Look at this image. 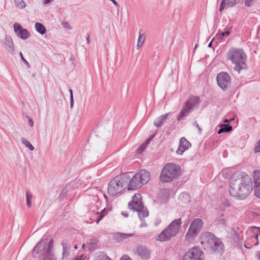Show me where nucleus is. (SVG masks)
I'll return each instance as SVG.
<instances>
[{
    "instance_id": "63",
    "label": "nucleus",
    "mask_w": 260,
    "mask_h": 260,
    "mask_svg": "<svg viewBox=\"0 0 260 260\" xmlns=\"http://www.w3.org/2000/svg\"><path fill=\"white\" fill-rule=\"evenodd\" d=\"M260 31V25L258 26V28H257V34L258 33V32Z\"/></svg>"
},
{
    "instance_id": "17",
    "label": "nucleus",
    "mask_w": 260,
    "mask_h": 260,
    "mask_svg": "<svg viewBox=\"0 0 260 260\" xmlns=\"http://www.w3.org/2000/svg\"><path fill=\"white\" fill-rule=\"evenodd\" d=\"M136 176L139 177L142 183L146 184L150 180V174L147 170L142 169L136 173Z\"/></svg>"
},
{
    "instance_id": "58",
    "label": "nucleus",
    "mask_w": 260,
    "mask_h": 260,
    "mask_svg": "<svg viewBox=\"0 0 260 260\" xmlns=\"http://www.w3.org/2000/svg\"><path fill=\"white\" fill-rule=\"evenodd\" d=\"M256 257L258 260H260V251H257Z\"/></svg>"
},
{
    "instance_id": "15",
    "label": "nucleus",
    "mask_w": 260,
    "mask_h": 260,
    "mask_svg": "<svg viewBox=\"0 0 260 260\" xmlns=\"http://www.w3.org/2000/svg\"><path fill=\"white\" fill-rule=\"evenodd\" d=\"M137 252L143 259H148L150 257L151 251L146 246L139 245L137 247Z\"/></svg>"
},
{
    "instance_id": "57",
    "label": "nucleus",
    "mask_w": 260,
    "mask_h": 260,
    "mask_svg": "<svg viewBox=\"0 0 260 260\" xmlns=\"http://www.w3.org/2000/svg\"><path fill=\"white\" fill-rule=\"evenodd\" d=\"M224 133V132H223V130L222 129V128H221V127H220V128H219V129L218 130V131H217V134H221V133Z\"/></svg>"
},
{
    "instance_id": "49",
    "label": "nucleus",
    "mask_w": 260,
    "mask_h": 260,
    "mask_svg": "<svg viewBox=\"0 0 260 260\" xmlns=\"http://www.w3.org/2000/svg\"><path fill=\"white\" fill-rule=\"evenodd\" d=\"M193 124L194 126H195L196 127H197L198 128L199 133H201L202 130L201 128L199 126L198 122L197 121H194Z\"/></svg>"
},
{
    "instance_id": "41",
    "label": "nucleus",
    "mask_w": 260,
    "mask_h": 260,
    "mask_svg": "<svg viewBox=\"0 0 260 260\" xmlns=\"http://www.w3.org/2000/svg\"><path fill=\"white\" fill-rule=\"evenodd\" d=\"M20 56L21 57V60L23 61V62L28 67H30L29 64L28 62L24 58L22 53L21 52H20Z\"/></svg>"
},
{
    "instance_id": "55",
    "label": "nucleus",
    "mask_w": 260,
    "mask_h": 260,
    "mask_svg": "<svg viewBox=\"0 0 260 260\" xmlns=\"http://www.w3.org/2000/svg\"><path fill=\"white\" fill-rule=\"evenodd\" d=\"M69 92H70V99L74 98V97H73V92L72 89H69Z\"/></svg>"
},
{
    "instance_id": "16",
    "label": "nucleus",
    "mask_w": 260,
    "mask_h": 260,
    "mask_svg": "<svg viewBox=\"0 0 260 260\" xmlns=\"http://www.w3.org/2000/svg\"><path fill=\"white\" fill-rule=\"evenodd\" d=\"M3 45L5 49L10 53L13 54L15 52V48L14 43L11 36L6 35Z\"/></svg>"
},
{
    "instance_id": "44",
    "label": "nucleus",
    "mask_w": 260,
    "mask_h": 260,
    "mask_svg": "<svg viewBox=\"0 0 260 260\" xmlns=\"http://www.w3.org/2000/svg\"><path fill=\"white\" fill-rule=\"evenodd\" d=\"M154 137V135H152L150 137H149L148 139H147L145 141V142L144 144H145L147 146V145L150 143V142L152 141V140L153 139Z\"/></svg>"
},
{
    "instance_id": "51",
    "label": "nucleus",
    "mask_w": 260,
    "mask_h": 260,
    "mask_svg": "<svg viewBox=\"0 0 260 260\" xmlns=\"http://www.w3.org/2000/svg\"><path fill=\"white\" fill-rule=\"evenodd\" d=\"M97 218L96 219V223H99L101 220H102L103 218L102 216H97Z\"/></svg>"
},
{
    "instance_id": "23",
    "label": "nucleus",
    "mask_w": 260,
    "mask_h": 260,
    "mask_svg": "<svg viewBox=\"0 0 260 260\" xmlns=\"http://www.w3.org/2000/svg\"><path fill=\"white\" fill-rule=\"evenodd\" d=\"M133 234H124L122 233H117L114 235V238L117 241H121L127 238L133 236Z\"/></svg>"
},
{
    "instance_id": "30",
    "label": "nucleus",
    "mask_w": 260,
    "mask_h": 260,
    "mask_svg": "<svg viewBox=\"0 0 260 260\" xmlns=\"http://www.w3.org/2000/svg\"><path fill=\"white\" fill-rule=\"evenodd\" d=\"M32 198V194L30 193L28 190L26 191V205L28 208L31 206V199Z\"/></svg>"
},
{
    "instance_id": "54",
    "label": "nucleus",
    "mask_w": 260,
    "mask_h": 260,
    "mask_svg": "<svg viewBox=\"0 0 260 260\" xmlns=\"http://www.w3.org/2000/svg\"><path fill=\"white\" fill-rule=\"evenodd\" d=\"M54 0H44V4L45 5L50 3L53 2Z\"/></svg>"
},
{
    "instance_id": "53",
    "label": "nucleus",
    "mask_w": 260,
    "mask_h": 260,
    "mask_svg": "<svg viewBox=\"0 0 260 260\" xmlns=\"http://www.w3.org/2000/svg\"><path fill=\"white\" fill-rule=\"evenodd\" d=\"M74 107V98L70 99V107L73 108Z\"/></svg>"
},
{
    "instance_id": "45",
    "label": "nucleus",
    "mask_w": 260,
    "mask_h": 260,
    "mask_svg": "<svg viewBox=\"0 0 260 260\" xmlns=\"http://www.w3.org/2000/svg\"><path fill=\"white\" fill-rule=\"evenodd\" d=\"M185 198V199H189V196L188 193L183 192L180 194V198Z\"/></svg>"
},
{
    "instance_id": "18",
    "label": "nucleus",
    "mask_w": 260,
    "mask_h": 260,
    "mask_svg": "<svg viewBox=\"0 0 260 260\" xmlns=\"http://www.w3.org/2000/svg\"><path fill=\"white\" fill-rule=\"evenodd\" d=\"M118 176L119 180L120 185L121 186L122 189L123 190L126 187L127 188L129 180H130V177L127 173L123 174L120 176Z\"/></svg>"
},
{
    "instance_id": "62",
    "label": "nucleus",
    "mask_w": 260,
    "mask_h": 260,
    "mask_svg": "<svg viewBox=\"0 0 260 260\" xmlns=\"http://www.w3.org/2000/svg\"><path fill=\"white\" fill-rule=\"evenodd\" d=\"M244 246H245V247L246 248H247V249H249V248H251V247H250V246H248V245H246V244H244Z\"/></svg>"
},
{
    "instance_id": "10",
    "label": "nucleus",
    "mask_w": 260,
    "mask_h": 260,
    "mask_svg": "<svg viewBox=\"0 0 260 260\" xmlns=\"http://www.w3.org/2000/svg\"><path fill=\"white\" fill-rule=\"evenodd\" d=\"M202 254V251L199 247H193L185 252L182 260H203L201 257Z\"/></svg>"
},
{
    "instance_id": "26",
    "label": "nucleus",
    "mask_w": 260,
    "mask_h": 260,
    "mask_svg": "<svg viewBox=\"0 0 260 260\" xmlns=\"http://www.w3.org/2000/svg\"><path fill=\"white\" fill-rule=\"evenodd\" d=\"M252 232L253 235L251 236V238H254L256 240V243L254 244L255 245H257L258 243V234L260 235V227L253 226L252 228Z\"/></svg>"
},
{
    "instance_id": "21",
    "label": "nucleus",
    "mask_w": 260,
    "mask_h": 260,
    "mask_svg": "<svg viewBox=\"0 0 260 260\" xmlns=\"http://www.w3.org/2000/svg\"><path fill=\"white\" fill-rule=\"evenodd\" d=\"M169 114L170 113H167L159 116L157 119L154 121L153 125L157 127L161 126L164 122L167 120Z\"/></svg>"
},
{
    "instance_id": "46",
    "label": "nucleus",
    "mask_w": 260,
    "mask_h": 260,
    "mask_svg": "<svg viewBox=\"0 0 260 260\" xmlns=\"http://www.w3.org/2000/svg\"><path fill=\"white\" fill-rule=\"evenodd\" d=\"M27 118H28V123L30 127H32L34 126V121H33L32 119L27 116Z\"/></svg>"
},
{
    "instance_id": "60",
    "label": "nucleus",
    "mask_w": 260,
    "mask_h": 260,
    "mask_svg": "<svg viewBox=\"0 0 260 260\" xmlns=\"http://www.w3.org/2000/svg\"><path fill=\"white\" fill-rule=\"evenodd\" d=\"M214 39L213 38L212 41L209 43L208 45V47H212V42L213 41Z\"/></svg>"
},
{
    "instance_id": "52",
    "label": "nucleus",
    "mask_w": 260,
    "mask_h": 260,
    "mask_svg": "<svg viewBox=\"0 0 260 260\" xmlns=\"http://www.w3.org/2000/svg\"><path fill=\"white\" fill-rule=\"evenodd\" d=\"M143 221L142 223L141 224V225H140V228H143V227H146L147 226V223L144 221V220L143 219V220L142 221Z\"/></svg>"
},
{
    "instance_id": "48",
    "label": "nucleus",
    "mask_w": 260,
    "mask_h": 260,
    "mask_svg": "<svg viewBox=\"0 0 260 260\" xmlns=\"http://www.w3.org/2000/svg\"><path fill=\"white\" fill-rule=\"evenodd\" d=\"M96 260H112L109 256L107 255H104L101 258H99V259Z\"/></svg>"
},
{
    "instance_id": "11",
    "label": "nucleus",
    "mask_w": 260,
    "mask_h": 260,
    "mask_svg": "<svg viewBox=\"0 0 260 260\" xmlns=\"http://www.w3.org/2000/svg\"><path fill=\"white\" fill-rule=\"evenodd\" d=\"M122 191L121 186L120 185L118 176L115 177L110 181L108 185V192L110 196H114Z\"/></svg>"
},
{
    "instance_id": "39",
    "label": "nucleus",
    "mask_w": 260,
    "mask_h": 260,
    "mask_svg": "<svg viewBox=\"0 0 260 260\" xmlns=\"http://www.w3.org/2000/svg\"><path fill=\"white\" fill-rule=\"evenodd\" d=\"M233 239L234 241L237 242L238 243H242V239L240 237L239 235L237 233H235Z\"/></svg>"
},
{
    "instance_id": "20",
    "label": "nucleus",
    "mask_w": 260,
    "mask_h": 260,
    "mask_svg": "<svg viewBox=\"0 0 260 260\" xmlns=\"http://www.w3.org/2000/svg\"><path fill=\"white\" fill-rule=\"evenodd\" d=\"M62 246V259L66 260L70 255V246L66 241H63L61 243Z\"/></svg>"
},
{
    "instance_id": "14",
    "label": "nucleus",
    "mask_w": 260,
    "mask_h": 260,
    "mask_svg": "<svg viewBox=\"0 0 260 260\" xmlns=\"http://www.w3.org/2000/svg\"><path fill=\"white\" fill-rule=\"evenodd\" d=\"M253 178L254 183V194L260 199V170H255L253 172Z\"/></svg>"
},
{
    "instance_id": "59",
    "label": "nucleus",
    "mask_w": 260,
    "mask_h": 260,
    "mask_svg": "<svg viewBox=\"0 0 260 260\" xmlns=\"http://www.w3.org/2000/svg\"><path fill=\"white\" fill-rule=\"evenodd\" d=\"M89 38H90V35H89V34H88L87 37V38H86V41H87V43L88 44H89V42H90V41H89Z\"/></svg>"
},
{
    "instance_id": "6",
    "label": "nucleus",
    "mask_w": 260,
    "mask_h": 260,
    "mask_svg": "<svg viewBox=\"0 0 260 260\" xmlns=\"http://www.w3.org/2000/svg\"><path fill=\"white\" fill-rule=\"evenodd\" d=\"M181 167L174 163L165 165L161 170L159 179L162 182H170L180 175Z\"/></svg>"
},
{
    "instance_id": "9",
    "label": "nucleus",
    "mask_w": 260,
    "mask_h": 260,
    "mask_svg": "<svg viewBox=\"0 0 260 260\" xmlns=\"http://www.w3.org/2000/svg\"><path fill=\"white\" fill-rule=\"evenodd\" d=\"M216 81L218 86L223 91L228 90L231 86V77L226 72H221L218 73L216 76Z\"/></svg>"
},
{
    "instance_id": "33",
    "label": "nucleus",
    "mask_w": 260,
    "mask_h": 260,
    "mask_svg": "<svg viewBox=\"0 0 260 260\" xmlns=\"http://www.w3.org/2000/svg\"><path fill=\"white\" fill-rule=\"evenodd\" d=\"M142 196L140 193H136L133 196V199L131 201L137 202L138 203H143L141 201Z\"/></svg>"
},
{
    "instance_id": "50",
    "label": "nucleus",
    "mask_w": 260,
    "mask_h": 260,
    "mask_svg": "<svg viewBox=\"0 0 260 260\" xmlns=\"http://www.w3.org/2000/svg\"><path fill=\"white\" fill-rule=\"evenodd\" d=\"M226 223V220L224 219H219L217 221V224H225Z\"/></svg>"
},
{
    "instance_id": "3",
    "label": "nucleus",
    "mask_w": 260,
    "mask_h": 260,
    "mask_svg": "<svg viewBox=\"0 0 260 260\" xmlns=\"http://www.w3.org/2000/svg\"><path fill=\"white\" fill-rule=\"evenodd\" d=\"M48 241V239L45 238L38 243L32 251L34 257L39 258L42 256L43 257L42 260H57L53 252V240Z\"/></svg>"
},
{
    "instance_id": "19",
    "label": "nucleus",
    "mask_w": 260,
    "mask_h": 260,
    "mask_svg": "<svg viewBox=\"0 0 260 260\" xmlns=\"http://www.w3.org/2000/svg\"><path fill=\"white\" fill-rule=\"evenodd\" d=\"M239 2L240 0H222L220 4L219 11L221 12L226 6L233 7Z\"/></svg>"
},
{
    "instance_id": "32",
    "label": "nucleus",
    "mask_w": 260,
    "mask_h": 260,
    "mask_svg": "<svg viewBox=\"0 0 260 260\" xmlns=\"http://www.w3.org/2000/svg\"><path fill=\"white\" fill-rule=\"evenodd\" d=\"M230 31L229 30L221 32V33H218L216 35V37L218 39H222L225 37H228L230 34Z\"/></svg>"
},
{
    "instance_id": "28",
    "label": "nucleus",
    "mask_w": 260,
    "mask_h": 260,
    "mask_svg": "<svg viewBox=\"0 0 260 260\" xmlns=\"http://www.w3.org/2000/svg\"><path fill=\"white\" fill-rule=\"evenodd\" d=\"M21 141L22 144H24L26 147H27L30 150L33 151L35 149V147L26 139L22 138L21 139Z\"/></svg>"
},
{
    "instance_id": "47",
    "label": "nucleus",
    "mask_w": 260,
    "mask_h": 260,
    "mask_svg": "<svg viewBox=\"0 0 260 260\" xmlns=\"http://www.w3.org/2000/svg\"><path fill=\"white\" fill-rule=\"evenodd\" d=\"M120 260H132V259L128 255H123V256H122L120 257Z\"/></svg>"
},
{
    "instance_id": "43",
    "label": "nucleus",
    "mask_w": 260,
    "mask_h": 260,
    "mask_svg": "<svg viewBox=\"0 0 260 260\" xmlns=\"http://www.w3.org/2000/svg\"><path fill=\"white\" fill-rule=\"evenodd\" d=\"M254 0H244V4L246 7H251Z\"/></svg>"
},
{
    "instance_id": "38",
    "label": "nucleus",
    "mask_w": 260,
    "mask_h": 260,
    "mask_svg": "<svg viewBox=\"0 0 260 260\" xmlns=\"http://www.w3.org/2000/svg\"><path fill=\"white\" fill-rule=\"evenodd\" d=\"M254 152L255 154L260 152V139L255 144Z\"/></svg>"
},
{
    "instance_id": "5",
    "label": "nucleus",
    "mask_w": 260,
    "mask_h": 260,
    "mask_svg": "<svg viewBox=\"0 0 260 260\" xmlns=\"http://www.w3.org/2000/svg\"><path fill=\"white\" fill-rule=\"evenodd\" d=\"M182 224L181 218L175 219L157 235L156 240L161 242L169 241L179 233Z\"/></svg>"
},
{
    "instance_id": "4",
    "label": "nucleus",
    "mask_w": 260,
    "mask_h": 260,
    "mask_svg": "<svg viewBox=\"0 0 260 260\" xmlns=\"http://www.w3.org/2000/svg\"><path fill=\"white\" fill-rule=\"evenodd\" d=\"M226 58L235 64L234 69L239 73L241 70L246 69V55L242 49L232 48L229 50Z\"/></svg>"
},
{
    "instance_id": "36",
    "label": "nucleus",
    "mask_w": 260,
    "mask_h": 260,
    "mask_svg": "<svg viewBox=\"0 0 260 260\" xmlns=\"http://www.w3.org/2000/svg\"><path fill=\"white\" fill-rule=\"evenodd\" d=\"M187 149H185V148L184 146H182L181 145H180V144L179 143V147L178 148V149L176 151V153L177 154H179V155H182L183 152L186 150Z\"/></svg>"
},
{
    "instance_id": "35",
    "label": "nucleus",
    "mask_w": 260,
    "mask_h": 260,
    "mask_svg": "<svg viewBox=\"0 0 260 260\" xmlns=\"http://www.w3.org/2000/svg\"><path fill=\"white\" fill-rule=\"evenodd\" d=\"M97 240L96 238H92L87 241V244L90 245L91 248H95L96 246Z\"/></svg>"
},
{
    "instance_id": "2",
    "label": "nucleus",
    "mask_w": 260,
    "mask_h": 260,
    "mask_svg": "<svg viewBox=\"0 0 260 260\" xmlns=\"http://www.w3.org/2000/svg\"><path fill=\"white\" fill-rule=\"evenodd\" d=\"M201 244L204 249L210 254H221L224 248L222 241L211 232L205 233L201 238Z\"/></svg>"
},
{
    "instance_id": "8",
    "label": "nucleus",
    "mask_w": 260,
    "mask_h": 260,
    "mask_svg": "<svg viewBox=\"0 0 260 260\" xmlns=\"http://www.w3.org/2000/svg\"><path fill=\"white\" fill-rule=\"evenodd\" d=\"M203 224V221L201 218L194 219L191 222L189 229L185 235L186 238L196 237L202 230Z\"/></svg>"
},
{
    "instance_id": "56",
    "label": "nucleus",
    "mask_w": 260,
    "mask_h": 260,
    "mask_svg": "<svg viewBox=\"0 0 260 260\" xmlns=\"http://www.w3.org/2000/svg\"><path fill=\"white\" fill-rule=\"evenodd\" d=\"M121 214L125 217H127L128 216V214L126 212H122Z\"/></svg>"
},
{
    "instance_id": "22",
    "label": "nucleus",
    "mask_w": 260,
    "mask_h": 260,
    "mask_svg": "<svg viewBox=\"0 0 260 260\" xmlns=\"http://www.w3.org/2000/svg\"><path fill=\"white\" fill-rule=\"evenodd\" d=\"M128 206L129 209L138 212L139 210L143 208L144 205L143 203H138L137 202L131 201L128 203Z\"/></svg>"
},
{
    "instance_id": "25",
    "label": "nucleus",
    "mask_w": 260,
    "mask_h": 260,
    "mask_svg": "<svg viewBox=\"0 0 260 260\" xmlns=\"http://www.w3.org/2000/svg\"><path fill=\"white\" fill-rule=\"evenodd\" d=\"M138 213V216L141 221H142L144 218L147 217L149 215L148 209L144 206L142 209L139 210Z\"/></svg>"
},
{
    "instance_id": "7",
    "label": "nucleus",
    "mask_w": 260,
    "mask_h": 260,
    "mask_svg": "<svg viewBox=\"0 0 260 260\" xmlns=\"http://www.w3.org/2000/svg\"><path fill=\"white\" fill-rule=\"evenodd\" d=\"M200 102L198 96H193L188 99L185 103L180 114L177 117L178 121H180L191 113L193 108Z\"/></svg>"
},
{
    "instance_id": "42",
    "label": "nucleus",
    "mask_w": 260,
    "mask_h": 260,
    "mask_svg": "<svg viewBox=\"0 0 260 260\" xmlns=\"http://www.w3.org/2000/svg\"><path fill=\"white\" fill-rule=\"evenodd\" d=\"M221 205L226 208L229 207L231 206L230 203L228 199H225Z\"/></svg>"
},
{
    "instance_id": "37",
    "label": "nucleus",
    "mask_w": 260,
    "mask_h": 260,
    "mask_svg": "<svg viewBox=\"0 0 260 260\" xmlns=\"http://www.w3.org/2000/svg\"><path fill=\"white\" fill-rule=\"evenodd\" d=\"M109 209L104 208L100 212H96L95 214L96 216H102L103 218L106 215L108 211H110Z\"/></svg>"
},
{
    "instance_id": "13",
    "label": "nucleus",
    "mask_w": 260,
    "mask_h": 260,
    "mask_svg": "<svg viewBox=\"0 0 260 260\" xmlns=\"http://www.w3.org/2000/svg\"><path fill=\"white\" fill-rule=\"evenodd\" d=\"M144 185L138 176H136V173L129 180L127 185L128 190H136Z\"/></svg>"
},
{
    "instance_id": "31",
    "label": "nucleus",
    "mask_w": 260,
    "mask_h": 260,
    "mask_svg": "<svg viewBox=\"0 0 260 260\" xmlns=\"http://www.w3.org/2000/svg\"><path fill=\"white\" fill-rule=\"evenodd\" d=\"M145 37H143V34H140L138 40L137 49L141 47L144 42Z\"/></svg>"
},
{
    "instance_id": "24",
    "label": "nucleus",
    "mask_w": 260,
    "mask_h": 260,
    "mask_svg": "<svg viewBox=\"0 0 260 260\" xmlns=\"http://www.w3.org/2000/svg\"><path fill=\"white\" fill-rule=\"evenodd\" d=\"M36 31L40 35H43L46 32V28L45 26L40 22H37L35 24Z\"/></svg>"
},
{
    "instance_id": "12",
    "label": "nucleus",
    "mask_w": 260,
    "mask_h": 260,
    "mask_svg": "<svg viewBox=\"0 0 260 260\" xmlns=\"http://www.w3.org/2000/svg\"><path fill=\"white\" fill-rule=\"evenodd\" d=\"M14 30L17 36L22 40H26L28 38L30 34L29 32L19 23H15L14 24Z\"/></svg>"
},
{
    "instance_id": "29",
    "label": "nucleus",
    "mask_w": 260,
    "mask_h": 260,
    "mask_svg": "<svg viewBox=\"0 0 260 260\" xmlns=\"http://www.w3.org/2000/svg\"><path fill=\"white\" fill-rule=\"evenodd\" d=\"M220 127L222 128V129L223 130L224 133L229 132L233 129L232 126L229 123H222L220 125Z\"/></svg>"
},
{
    "instance_id": "27",
    "label": "nucleus",
    "mask_w": 260,
    "mask_h": 260,
    "mask_svg": "<svg viewBox=\"0 0 260 260\" xmlns=\"http://www.w3.org/2000/svg\"><path fill=\"white\" fill-rule=\"evenodd\" d=\"M179 143L184 147L185 149H188L191 147V143L188 141L185 137H182L180 139Z\"/></svg>"
},
{
    "instance_id": "34",
    "label": "nucleus",
    "mask_w": 260,
    "mask_h": 260,
    "mask_svg": "<svg viewBox=\"0 0 260 260\" xmlns=\"http://www.w3.org/2000/svg\"><path fill=\"white\" fill-rule=\"evenodd\" d=\"M16 6L20 9H23L25 7V3L23 0H14Z\"/></svg>"
},
{
    "instance_id": "61",
    "label": "nucleus",
    "mask_w": 260,
    "mask_h": 260,
    "mask_svg": "<svg viewBox=\"0 0 260 260\" xmlns=\"http://www.w3.org/2000/svg\"><path fill=\"white\" fill-rule=\"evenodd\" d=\"M189 221L188 220H187V221H186V222L184 224V227L185 228H186L188 226V224H189Z\"/></svg>"
},
{
    "instance_id": "1",
    "label": "nucleus",
    "mask_w": 260,
    "mask_h": 260,
    "mask_svg": "<svg viewBox=\"0 0 260 260\" xmlns=\"http://www.w3.org/2000/svg\"><path fill=\"white\" fill-rule=\"evenodd\" d=\"M229 192L237 200L245 199L253 189V183L250 177L245 172L237 171L230 180Z\"/></svg>"
},
{
    "instance_id": "40",
    "label": "nucleus",
    "mask_w": 260,
    "mask_h": 260,
    "mask_svg": "<svg viewBox=\"0 0 260 260\" xmlns=\"http://www.w3.org/2000/svg\"><path fill=\"white\" fill-rule=\"evenodd\" d=\"M146 147H147V146L143 143L137 149L138 152L141 153V152H143V151H144L146 149Z\"/></svg>"
},
{
    "instance_id": "64",
    "label": "nucleus",
    "mask_w": 260,
    "mask_h": 260,
    "mask_svg": "<svg viewBox=\"0 0 260 260\" xmlns=\"http://www.w3.org/2000/svg\"><path fill=\"white\" fill-rule=\"evenodd\" d=\"M75 260H82L81 258H79V257H77L75 258Z\"/></svg>"
}]
</instances>
